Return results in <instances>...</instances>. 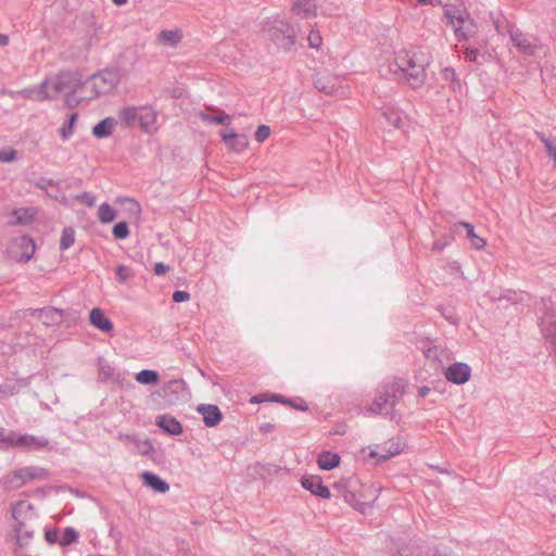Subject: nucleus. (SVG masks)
<instances>
[{
    "instance_id": "f257e3e1",
    "label": "nucleus",
    "mask_w": 556,
    "mask_h": 556,
    "mask_svg": "<svg viewBox=\"0 0 556 556\" xmlns=\"http://www.w3.org/2000/svg\"><path fill=\"white\" fill-rule=\"evenodd\" d=\"M443 10L446 23L453 26L458 41L468 40L477 34L478 25L463 4L448 3Z\"/></svg>"
},
{
    "instance_id": "f03ea898",
    "label": "nucleus",
    "mask_w": 556,
    "mask_h": 556,
    "mask_svg": "<svg viewBox=\"0 0 556 556\" xmlns=\"http://www.w3.org/2000/svg\"><path fill=\"white\" fill-rule=\"evenodd\" d=\"M405 389L402 384H384L378 390L372 403L368 406L367 412L370 415H380L395 419V405L402 399Z\"/></svg>"
},
{
    "instance_id": "7ed1b4c3",
    "label": "nucleus",
    "mask_w": 556,
    "mask_h": 556,
    "mask_svg": "<svg viewBox=\"0 0 556 556\" xmlns=\"http://www.w3.org/2000/svg\"><path fill=\"white\" fill-rule=\"evenodd\" d=\"M88 84L86 99L91 100L99 96L111 92L119 83V75L116 70H103L84 80Z\"/></svg>"
},
{
    "instance_id": "20e7f679",
    "label": "nucleus",
    "mask_w": 556,
    "mask_h": 556,
    "mask_svg": "<svg viewBox=\"0 0 556 556\" xmlns=\"http://www.w3.org/2000/svg\"><path fill=\"white\" fill-rule=\"evenodd\" d=\"M76 76H78V74L61 75L58 79H55L53 81H49V80L42 81L37 89H25L23 91V93L27 98H31V99L38 100V101H42V100H47V99H54L71 83L76 81V79H75Z\"/></svg>"
},
{
    "instance_id": "39448f33",
    "label": "nucleus",
    "mask_w": 556,
    "mask_h": 556,
    "mask_svg": "<svg viewBox=\"0 0 556 556\" xmlns=\"http://www.w3.org/2000/svg\"><path fill=\"white\" fill-rule=\"evenodd\" d=\"M159 388L151 392L150 404L153 408L164 409L177 405L185 397L184 384H157Z\"/></svg>"
},
{
    "instance_id": "423d86ee",
    "label": "nucleus",
    "mask_w": 556,
    "mask_h": 556,
    "mask_svg": "<svg viewBox=\"0 0 556 556\" xmlns=\"http://www.w3.org/2000/svg\"><path fill=\"white\" fill-rule=\"evenodd\" d=\"M265 31L269 40L283 50H290L295 43L296 33L285 20H275Z\"/></svg>"
},
{
    "instance_id": "0eeeda50",
    "label": "nucleus",
    "mask_w": 556,
    "mask_h": 556,
    "mask_svg": "<svg viewBox=\"0 0 556 556\" xmlns=\"http://www.w3.org/2000/svg\"><path fill=\"white\" fill-rule=\"evenodd\" d=\"M49 476V471L46 468L37 466H28L14 470L11 475L4 478V484L9 489H20L27 481L33 480H45Z\"/></svg>"
},
{
    "instance_id": "6e6552de",
    "label": "nucleus",
    "mask_w": 556,
    "mask_h": 556,
    "mask_svg": "<svg viewBox=\"0 0 556 556\" xmlns=\"http://www.w3.org/2000/svg\"><path fill=\"white\" fill-rule=\"evenodd\" d=\"M98 370L99 379L103 382H125L131 377L130 372L116 369L103 357L98 358Z\"/></svg>"
},
{
    "instance_id": "1a4fd4ad",
    "label": "nucleus",
    "mask_w": 556,
    "mask_h": 556,
    "mask_svg": "<svg viewBox=\"0 0 556 556\" xmlns=\"http://www.w3.org/2000/svg\"><path fill=\"white\" fill-rule=\"evenodd\" d=\"M25 501H17L11 507L12 518L15 520L13 531L16 533V542L18 546H24L34 536V530L27 529L24 520H21L17 515V508L25 505Z\"/></svg>"
},
{
    "instance_id": "9d476101",
    "label": "nucleus",
    "mask_w": 556,
    "mask_h": 556,
    "mask_svg": "<svg viewBox=\"0 0 556 556\" xmlns=\"http://www.w3.org/2000/svg\"><path fill=\"white\" fill-rule=\"evenodd\" d=\"M509 35L514 47L525 55H534L536 49L540 47L535 38L530 39L517 28H510Z\"/></svg>"
},
{
    "instance_id": "9b49d317",
    "label": "nucleus",
    "mask_w": 556,
    "mask_h": 556,
    "mask_svg": "<svg viewBox=\"0 0 556 556\" xmlns=\"http://www.w3.org/2000/svg\"><path fill=\"white\" fill-rule=\"evenodd\" d=\"M443 369L447 382H468L471 377L470 366L463 362H456Z\"/></svg>"
},
{
    "instance_id": "f8f14e48",
    "label": "nucleus",
    "mask_w": 556,
    "mask_h": 556,
    "mask_svg": "<svg viewBox=\"0 0 556 556\" xmlns=\"http://www.w3.org/2000/svg\"><path fill=\"white\" fill-rule=\"evenodd\" d=\"M301 484L305 490L318 497L325 500L331 497L329 488L324 484V481L319 476H303L301 478Z\"/></svg>"
},
{
    "instance_id": "ddd939ff",
    "label": "nucleus",
    "mask_w": 556,
    "mask_h": 556,
    "mask_svg": "<svg viewBox=\"0 0 556 556\" xmlns=\"http://www.w3.org/2000/svg\"><path fill=\"white\" fill-rule=\"evenodd\" d=\"M197 412L203 417V422L208 428L218 426L223 420V413L217 405L200 404Z\"/></svg>"
},
{
    "instance_id": "4468645a",
    "label": "nucleus",
    "mask_w": 556,
    "mask_h": 556,
    "mask_svg": "<svg viewBox=\"0 0 556 556\" xmlns=\"http://www.w3.org/2000/svg\"><path fill=\"white\" fill-rule=\"evenodd\" d=\"M155 425L166 434L179 435L184 432L181 422L172 415H160L155 419Z\"/></svg>"
},
{
    "instance_id": "2eb2a0df",
    "label": "nucleus",
    "mask_w": 556,
    "mask_h": 556,
    "mask_svg": "<svg viewBox=\"0 0 556 556\" xmlns=\"http://www.w3.org/2000/svg\"><path fill=\"white\" fill-rule=\"evenodd\" d=\"M220 137L227 148L237 153L243 151L249 144L247 136L237 134L233 129L222 131Z\"/></svg>"
},
{
    "instance_id": "dca6fc26",
    "label": "nucleus",
    "mask_w": 556,
    "mask_h": 556,
    "mask_svg": "<svg viewBox=\"0 0 556 556\" xmlns=\"http://www.w3.org/2000/svg\"><path fill=\"white\" fill-rule=\"evenodd\" d=\"M405 80L413 88L417 89L426 83V66L424 61L403 73Z\"/></svg>"
},
{
    "instance_id": "f3484780",
    "label": "nucleus",
    "mask_w": 556,
    "mask_h": 556,
    "mask_svg": "<svg viewBox=\"0 0 556 556\" xmlns=\"http://www.w3.org/2000/svg\"><path fill=\"white\" fill-rule=\"evenodd\" d=\"M534 494L538 496H545L552 503L556 498V483L554 480L546 476L541 475L533 486Z\"/></svg>"
},
{
    "instance_id": "a211bd4d",
    "label": "nucleus",
    "mask_w": 556,
    "mask_h": 556,
    "mask_svg": "<svg viewBox=\"0 0 556 556\" xmlns=\"http://www.w3.org/2000/svg\"><path fill=\"white\" fill-rule=\"evenodd\" d=\"M35 312L38 313L45 326L60 325L64 319V311L56 307L48 306L37 308Z\"/></svg>"
},
{
    "instance_id": "6ab92c4d",
    "label": "nucleus",
    "mask_w": 556,
    "mask_h": 556,
    "mask_svg": "<svg viewBox=\"0 0 556 556\" xmlns=\"http://www.w3.org/2000/svg\"><path fill=\"white\" fill-rule=\"evenodd\" d=\"M89 320H90V324L94 328H97L98 330H100L104 333H110L114 329V326H113V323L111 321V319H109L105 316L104 312L99 307H94L90 311Z\"/></svg>"
},
{
    "instance_id": "aec40b11",
    "label": "nucleus",
    "mask_w": 556,
    "mask_h": 556,
    "mask_svg": "<svg viewBox=\"0 0 556 556\" xmlns=\"http://www.w3.org/2000/svg\"><path fill=\"white\" fill-rule=\"evenodd\" d=\"M143 485L156 493H166L169 490V483L152 471L141 473Z\"/></svg>"
},
{
    "instance_id": "412c9836",
    "label": "nucleus",
    "mask_w": 556,
    "mask_h": 556,
    "mask_svg": "<svg viewBox=\"0 0 556 556\" xmlns=\"http://www.w3.org/2000/svg\"><path fill=\"white\" fill-rule=\"evenodd\" d=\"M314 86L318 91L331 96L337 91V78L327 73H319L314 78Z\"/></svg>"
},
{
    "instance_id": "4be33fe9",
    "label": "nucleus",
    "mask_w": 556,
    "mask_h": 556,
    "mask_svg": "<svg viewBox=\"0 0 556 556\" xmlns=\"http://www.w3.org/2000/svg\"><path fill=\"white\" fill-rule=\"evenodd\" d=\"M453 228L455 231H457L459 228L465 229L466 237L470 240V243L475 249L480 250L484 248L486 243L485 240L475 232L473 225L470 223L459 222L455 224Z\"/></svg>"
},
{
    "instance_id": "5701e85b",
    "label": "nucleus",
    "mask_w": 556,
    "mask_h": 556,
    "mask_svg": "<svg viewBox=\"0 0 556 556\" xmlns=\"http://www.w3.org/2000/svg\"><path fill=\"white\" fill-rule=\"evenodd\" d=\"M395 62H396L399 70L402 73H405L413 66L420 63L421 61L419 60V58L417 56L416 53H410V52L404 50V51H400L396 54Z\"/></svg>"
},
{
    "instance_id": "b1692460",
    "label": "nucleus",
    "mask_w": 556,
    "mask_h": 556,
    "mask_svg": "<svg viewBox=\"0 0 556 556\" xmlns=\"http://www.w3.org/2000/svg\"><path fill=\"white\" fill-rule=\"evenodd\" d=\"M341 457L339 454L324 451L318 455L317 464L323 470H332L340 465Z\"/></svg>"
},
{
    "instance_id": "393cba45",
    "label": "nucleus",
    "mask_w": 556,
    "mask_h": 556,
    "mask_svg": "<svg viewBox=\"0 0 556 556\" xmlns=\"http://www.w3.org/2000/svg\"><path fill=\"white\" fill-rule=\"evenodd\" d=\"M115 124L113 117H106L92 127V135L99 139L108 138L112 135Z\"/></svg>"
},
{
    "instance_id": "a878e982",
    "label": "nucleus",
    "mask_w": 556,
    "mask_h": 556,
    "mask_svg": "<svg viewBox=\"0 0 556 556\" xmlns=\"http://www.w3.org/2000/svg\"><path fill=\"white\" fill-rule=\"evenodd\" d=\"M156 114L153 109L143 106L139 109L138 123L146 131H151L154 128Z\"/></svg>"
},
{
    "instance_id": "bb28decb",
    "label": "nucleus",
    "mask_w": 556,
    "mask_h": 556,
    "mask_svg": "<svg viewBox=\"0 0 556 556\" xmlns=\"http://www.w3.org/2000/svg\"><path fill=\"white\" fill-rule=\"evenodd\" d=\"M87 89H88V84L81 83L80 79H76V84H75L73 90L70 93H67L65 97L66 106L71 108V109L77 106L81 102L83 98H77L76 94H78V93L87 94ZM84 99H86V98L84 97Z\"/></svg>"
},
{
    "instance_id": "cd10ccee",
    "label": "nucleus",
    "mask_w": 556,
    "mask_h": 556,
    "mask_svg": "<svg viewBox=\"0 0 556 556\" xmlns=\"http://www.w3.org/2000/svg\"><path fill=\"white\" fill-rule=\"evenodd\" d=\"M401 452H403V446L400 441L391 440L390 446L388 450H386L384 454L379 455L375 451H371L369 456L370 457H377L376 464H381L382 462H386L390 459L393 456L399 455Z\"/></svg>"
},
{
    "instance_id": "c85d7f7f",
    "label": "nucleus",
    "mask_w": 556,
    "mask_h": 556,
    "mask_svg": "<svg viewBox=\"0 0 556 556\" xmlns=\"http://www.w3.org/2000/svg\"><path fill=\"white\" fill-rule=\"evenodd\" d=\"M16 244L22 250L21 258L29 261L35 253V242L29 236H21L17 238Z\"/></svg>"
},
{
    "instance_id": "c756f323",
    "label": "nucleus",
    "mask_w": 556,
    "mask_h": 556,
    "mask_svg": "<svg viewBox=\"0 0 556 556\" xmlns=\"http://www.w3.org/2000/svg\"><path fill=\"white\" fill-rule=\"evenodd\" d=\"M216 112L218 113L217 115H211L206 112H200L199 116L203 122L228 126L231 122V116L222 110H216Z\"/></svg>"
},
{
    "instance_id": "7c9ffc66",
    "label": "nucleus",
    "mask_w": 556,
    "mask_h": 556,
    "mask_svg": "<svg viewBox=\"0 0 556 556\" xmlns=\"http://www.w3.org/2000/svg\"><path fill=\"white\" fill-rule=\"evenodd\" d=\"M292 11L298 15L309 17L315 15V4L312 0H295Z\"/></svg>"
},
{
    "instance_id": "2f4dec72",
    "label": "nucleus",
    "mask_w": 556,
    "mask_h": 556,
    "mask_svg": "<svg viewBox=\"0 0 556 556\" xmlns=\"http://www.w3.org/2000/svg\"><path fill=\"white\" fill-rule=\"evenodd\" d=\"M441 76L444 80L450 83V87L453 91H459L462 89L460 78L453 67L443 68Z\"/></svg>"
},
{
    "instance_id": "473e14b6",
    "label": "nucleus",
    "mask_w": 556,
    "mask_h": 556,
    "mask_svg": "<svg viewBox=\"0 0 556 556\" xmlns=\"http://www.w3.org/2000/svg\"><path fill=\"white\" fill-rule=\"evenodd\" d=\"M361 497H362V494H357L353 490V492H348L345 494L344 502L350 504L354 509L364 514L366 511V509L369 507V504L365 501H362Z\"/></svg>"
},
{
    "instance_id": "72a5a7b5",
    "label": "nucleus",
    "mask_w": 556,
    "mask_h": 556,
    "mask_svg": "<svg viewBox=\"0 0 556 556\" xmlns=\"http://www.w3.org/2000/svg\"><path fill=\"white\" fill-rule=\"evenodd\" d=\"M382 116L387 121V123L395 128L401 127L402 123V113L394 108H386L382 111Z\"/></svg>"
},
{
    "instance_id": "f704fd0d",
    "label": "nucleus",
    "mask_w": 556,
    "mask_h": 556,
    "mask_svg": "<svg viewBox=\"0 0 556 556\" xmlns=\"http://www.w3.org/2000/svg\"><path fill=\"white\" fill-rule=\"evenodd\" d=\"M116 217V211L109 204L102 203L98 210V218L102 224H109Z\"/></svg>"
},
{
    "instance_id": "c9c22d12",
    "label": "nucleus",
    "mask_w": 556,
    "mask_h": 556,
    "mask_svg": "<svg viewBox=\"0 0 556 556\" xmlns=\"http://www.w3.org/2000/svg\"><path fill=\"white\" fill-rule=\"evenodd\" d=\"M75 242V229L71 226L63 228L60 239V250L70 249Z\"/></svg>"
},
{
    "instance_id": "e433bc0d",
    "label": "nucleus",
    "mask_w": 556,
    "mask_h": 556,
    "mask_svg": "<svg viewBox=\"0 0 556 556\" xmlns=\"http://www.w3.org/2000/svg\"><path fill=\"white\" fill-rule=\"evenodd\" d=\"M182 36L179 30H162L160 33L159 39L166 45L175 47L180 42Z\"/></svg>"
},
{
    "instance_id": "4c0bfd02",
    "label": "nucleus",
    "mask_w": 556,
    "mask_h": 556,
    "mask_svg": "<svg viewBox=\"0 0 556 556\" xmlns=\"http://www.w3.org/2000/svg\"><path fill=\"white\" fill-rule=\"evenodd\" d=\"M12 213L16 216V219L11 223L12 225L27 226L34 220V214L29 210H13Z\"/></svg>"
},
{
    "instance_id": "58836bf2",
    "label": "nucleus",
    "mask_w": 556,
    "mask_h": 556,
    "mask_svg": "<svg viewBox=\"0 0 556 556\" xmlns=\"http://www.w3.org/2000/svg\"><path fill=\"white\" fill-rule=\"evenodd\" d=\"M78 114L73 113L70 115L66 123L63 124V126L60 128V136L62 140H67L73 134L76 121H77Z\"/></svg>"
},
{
    "instance_id": "ea45409f",
    "label": "nucleus",
    "mask_w": 556,
    "mask_h": 556,
    "mask_svg": "<svg viewBox=\"0 0 556 556\" xmlns=\"http://www.w3.org/2000/svg\"><path fill=\"white\" fill-rule=\"evenodd\" d=\"M137 382H159L160 375L156 370L142 369L135 375Z\"/></svg>"
},
{
    "instance_id": "a19ab883",
    "label": "nucleus",
    "mask_w": 556,
    "mask_h": 556,
    "mask_svg": "<svg viewBox=\"0 0 556 556\" xmlns=\"http://www.w3.org/2000/svg\"><path fill=\"white\" fill-rule=\"evenodd\" d=\"M79 532L72 527L64 529L63 534L60 539L61 546H68L78 540Z\"/></svg>"
},
{
    "instance_id": "79ce46f5",
    "label": "nucleus",
    "mask_w": 556,
    "mask_h": 556,
    "mask_svg": "<svg viewBox=\"0 0 556 556\" xmlns=\"http://www.w3.org/2000/svg\"><path fill=\"white\" fill-rule=\"evenodd\" d=\"M112 233L117 240L128 238L130 233L128 223L124 220L116 223L112 229Z\"/></svg>"
},
{
    "instance_id": "37998d69",
    "label": "nucleus",
    "mask_w": 556,
    "mask_h": 556,
    "mask_svg": "<svg viewBox=\"0 0 556 556\" xmlns=\"http://www.w3.org/2000/svg\"><path fill=\"white\" fill-rule=\"evenodd\" d=\"M439 311L441 312V315L444 317L445 320H447L451 325H458L459 317L456 313L455 307L453 306H440Z\"/></svg>"
},
{
    "instance_id": "c03bdc74",
    "label": "nucleus",
    "mask_w": 556,
    "mask_h": 556,
    "mask_svg": "<svg viewBox=\"0 0 556 556\" xmlns=\"http://www.w3.org/2000/svg\"><path fill=\"white\" fill-rule=\"evenodd\" d=\"M138 116H139V109H136V108H125L121 112V118L127 125H134L136 122H138Z\"/></svg>"
},
{
    "instance_id": "a18cd8bd",
    "label": "nucleus",
    "mask_w": 556,
    "mask_h": 556,
    "mask_svg": "<svg viewBox=\"0 0 556 556\" xmlns=\"http://www.w3.org/2000/svg\"><path fill=\"white\" fill-rule=\"evenodd\" d=\"M30 184L36 188L47 191L48 187H59L60 182L53 179L40 177L38 179L31 180Z\"/></svg>"
},
{
    "instance_id": "49530a36",
    "label": "nucleus",
    "mask_w": 556,
    "mask_h": 556,
    "mask_svg": "<svg viewBox=\"0 0 556 556\" xmlns=\"http://www.w3.org/2000/svg\"><path fill=\"white\" fill-rule=\"evenodd\" d=\"M117 280L122 283L126 282L131 277V270L125 265H117L115 268Z\"/></svg>"
},
{
    "instance_id": "de8ad7c7",
    "label": "nucleus",
    "mask_w": 556,
    "mask_h": 556,
    "mask_svg": "<svg viewBox=\"0 0 556 556\" xmlns=\"http://www.w3.org/2000/svg\"><path fill=\"white\" fill-rule=\"evenodd\" d=\"M270 135V128L267 125H260L254 132V138L257 142H264Z\"/></svg>"
},
{
    "instance_id": "09e8293b",
    "label": "nucleus",
    "mask_w": 556,
    "mask_h": 556,
    "mask_svg": "<svg viewBox=\"0 0 556 556\" xmlns=\"http://www.w3.org/2000/svg\"><path fill=\"white\" fill-rule=\"evenodd\" d=\"M48 444L49 441L46 438H37L35 435L29 434L27 447L39 450L46 447Z\"/></svg>"
},
{
    "instance_id": "8fccbe9b",
    "label": "nucleus",
    "mask_w": 556,
    "mask_h": 556,
    "mask_svg": "<svg viewBox=\"0 0 556 556\" xmlns=\"http://www.w3.org/2000/svg\"><path fill=\"white\" fill-rule=\"evenodd\" d=\"M75 200L85 203L87 206L92 207L96 203V198L90 192H83L75 197Z\"/></svg>"
},
{
    "instance_id": "3c124183",
    "label": "nucleus",
    "mask_w": 556,
    "mask_h": 556,
    "mask_svg": "<svg viewBox=\"0 0 556 556\" xmlns=\"http://www.w3.org/2000/svg\"><path fill=\"white\" fill-rule=\"evenodd\" d=\"M311 48L318 49L321 45V36L318 30H312L307 37Z\"/></svg>"
},
{
    "instance_id": "603ef678",
    "label": "nucleus",
    "mask_w": 556,
    "mask_h": 556,
    "mask_svg": "<svg viewBox=\"0 0 556 556\" xmlns=\"http://www.w3.org/2000/svg\"><path fill=\"white\" fill-rule=\"evenodd\" d=\"M287 405H290L301 412L308 410V404L302 397L290 399V402Z\"/></svg>"
},
{
    "instance_id": "864d4df0",
    "label": "nucleus",
    "mask_w": 556,
    "mask_h": 556,
    "mask_svg": "<svg viewBox=\"0 0 556 556\" xmlns=\"http://www.w3.org/2000/svg\"><path fill=\"white\" fill-rule=\"evenodd\" d=\"M441 353V348L435 345H428L424 348V355L429 361H434L438 357V354Z\"/></svg>"
},
{
    "instance_id": "5fc2aeb1",
    "label": "nucleus",
    "mask_w": 556,
    "mask_h": 556,
    "mask_svg": "<svg viewBox=\"0 0 556 556\" xmlns=\"http://www.w3.org/2000/svg\"><path fill=\"white\" fill-rule=\"evenodd\" d=\"M17 392L18 390L15 384H0V395L4 399Z\"/></svg>"
},
{
    "instance_id": "6e6d98bb",
    "label": "nucleus",
    "mask_w": 556,
    "mask_h": 556,
    "mask_svg": "<svg viewBox=\"0 0 556 556\" xmlns=\"http://www.w3.org/2000/svg\"><path fill=\"white\" fill-rule=\"evenodd\" d=\"M45 539L50 544H54V543H59L60 544L59 530L58 529L46 530Z\"/></svg>"
},
{
    "instance_id": "4d7b16f0",
    "label": "nucleus",
    "mask_w": 556,
    "mask_h": 556,
    "mask_svg": "<svg viewBox=\"0 0 556 556\" xmlns=\"http://www.w3.org/2000/svg\"><path fill=\"white\" fill-rule=\"evenodd\" d=\"M333 489L337 490L339 492V494L343 497V500H345V494L348 492H353V490L351 489V486L346 483V482H336L333 484Z\"/></svg>"
},
{
    "instance_id": "13d9d810",
    "label": "nucleus",
    "mask_w": 556,
    "mask_h": 556,
    "mask_svg": "<svg viewBox=\"0 0 556 556\" xmlns=\"http://www.w3.org/2000/svg\"><path fill=\"white\" fill-rule=\"evenodd\" d=\"M465 59L469 62H478L479 50L473 47H468L465 52Z\"/></svg>"
},
{
    "instance_id": "bf43d9fd",
    "label": "nucleus",
    "mask_w": 556,
    "mask_h": 556,
    "mask_svg": "<svg viewBox=\"0 0 556 556\" xmlns=\"http://www.w3.org/2000/svg\"><path fill=\"white\" fill-rule=\"evenodd\" d=\"M16 159V151L14 149L0 151V161L1 162H12Z\"/></svg>"
},
{
    "instance_id": "052dcab7",
    "label": "nucleus",
    "mask_w": 556,
    "mask_h": 556,
    "mask_svg": "<svg viewBox=\"0 0 556 556\" xmlns=\"http://www.w3.org/2000/svg\"><path fill=\"white\" fill-rule=\"evenodd\" d=\"M190 299V293L182 290H176L173 293V301L176 303H181L188 301Z\"/></svg>"
},
{
    "instance_id": "680f3d73",
    "label": "nucleus",
    "mask_w": 556,
    "mask_h": 556,
    "mask_svg": "<svg viewBox=\"0 0 556 556\" xmlns=\"http://www.w3.org/2000/svg\"><path fill=\"white\" fill-rule=\"evenodd\" d=\"M168 270H169V266L164 264V263H162V262H159V263L154 264L153 273L156 276L164 275Z\"/></svg>"
},
{
    "instance_id": "e2e57ef3",
    "label": "nucleus",
    "mask_w": 556,
    "mask_h": 556,
    "mask_svg": "<svg viewBox=\"0 0 556 556\" xmlns=\"http://www.w3.org/2000/svg\"><path fill=\"white\" fill-rule=\"evenodd\" d=\"M268 396H269L268 402H277V403H281L283 405H287L290 402L289 397H286L280 394L273 393V394H268Z\"/></svg>"
},
{
    "instance_id": "0e129e2a",
    "label": "nucleus",
    "mask_w": 556,
    "mask_h": 556,
    "mask_svg": "<svg viewBox=\"0 0 556 556\" xmlns=\"http://www.w3.org/2000/svg\"><path fill=\"white\" fill-rule=\"evenodd\" d=\"M448 244H450V241L446 238H441L433 242L432 250L442 251Z\"/></svg>"
},
{
    "instance_id": "69168bd1",
    "label": "nucleus",
    "mask_w": 556,
    "mask_h": 556,
    "mask_svg": "<svg viewBox=\"0 0 556 556\" xmlns=\"http://www.w3.org/2000/svg\"><path fill=\"white\" fill-rule=\"evenodd\" d=\"M28 438H29V434H17L16 440H15L16 446H18V447L28 446Z\"/></svg>"
},
{
    "instance_id": "338daca9",
    "label": "nucleus",
    "mask_w": 556,
    "mask_h": 556,
    "mask_svg": "<svg viewBox=\"0 0 556 556\" xmlns=\"http://www.w3.org/2000/svg\"><path fill=\"white\" fill-rule=\"evenodd\" d=\"M268 394L267 393H262V394H256V395H253L250 400V402L252 404H260V403H263V402H268Z\"/></svg>"
},
{
    "instance_id": "774afa93",
    "label": "nucleus",
    "mask_w": 556,
    "mask_h": 556,
    "mask_svg": "<svg viewBox=\"0 0 556 556\" xmlns=\"http://www.w3.org/2000/svg\"><path fill=\"white\" fill-rule=\"evenodd\" d=\"M154 452V446L153 444L151 443V441L147 440L142 443L141 445V453L143 455H150L151 453Z\"/></svg>"
}]
</instances>
